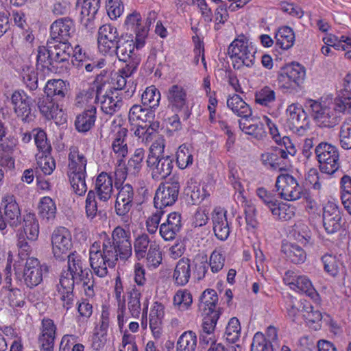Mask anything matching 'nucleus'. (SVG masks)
Listing matches in <instances>:
<instances>
[{"mask_svg": "<svg viewBox=\"0 0 351 351\" xmlns=\"http://www.w3.org/2000/svg\"><path fill=\"white\" fill-rule=\"evenodd\" d=\"M241 335L240 322L237 317H232L226 328L223 337L227 342L235 343Z\"/></svg>", "mask_w": 351, "mask_h": 351, "instance_id": "4d7b16f0", "label": "nucleus"}, {"mask_svg": "<svg viewBox=\"0 0 351 351\" xmlns=\"http://www.w3.org/2000/svg\"><path fill=\"white\" fill-rule=\"evenodd\" d=\"M81 0L77 1V5L81 3V16L82 18H86V21L93 20L99 8H100V0Z\"/></svg>", "mask_w": 351, "mask_h": 351, "instance_id": "5fc2aeb1", "label": "nucleus"}, {"mask_svg": "<svg viewBox=\"0 0 351 351\" xmlns=\"http://www.w3.org/2000/svg\"><path fill=\"white\" fill-rule=\"evenodd\" d=\"M52 253L56 260L64 261L73 247L72 235L69 229L56 228L51 237Z\"/></svg>", "mask_w": 351, "mask_h": 351, "instance_id": "f8f14e48", "label": "nucleus"}, {"mask_svg": "<svg viewBox=\"0 0 351 351\" xmlns=\"http://www.w3.org/2000/svg\"><path fill=\"white\" fill-rule=\"evenodd\" d=\"M56 205L54 201L48 196L40 199L38 205V214L42 219L47 221L53 220L56 214Z\"/></svg>", "mask_w": 351, "mask_h": 351, "instance_id": "8fccbe9b", "label": "nucleus"}, {"mask_svg": "<svg viewBox=\"0 0 351 351\" xmlns=\"http://www.w3.org/2000/svg\"><path fill=\"white\" fill-rule=\"evenodd\" d=\"M276 188L280 198L287 201L297 200L303 193L297 180L289 173H281L277 177Z\"/></svg>", "mask_w": 351, "mask_h": 351, "instance_id": "ddd939ff", "label": "nucleus"}, {"mask_svg": "<svg viewBox=\"0 0 351 351\" xmlns=\"http://www.w3.org/2000/svg\"><path fill=\"white\" fill-rule=\"evenodd\" d=\"M306 68L298 62L282 67L278 75V85L283 92H291L304 83Z\"/></svg>", "mask_w": 351, "mask_h": 351, "instance_id": "0eeeda50", "label": "nucleus"}, {"mask_svg": "<svg viewBox=\"0 0 351 351\" xmlns=\"http://www.w3.org/2000/svg\"><path fill=\"white\" fill-rule=\"evenodd\" d=\"M275 39L277 46L282 49H289L293 45L295 35L291 27L284 26L278 29L276 33Z\"/></svg>", "mask_w": 351, "mask_h": 351, "instance_id": "a19ab883", "label": "nucleus"}, {"mask_svg": "<svg viewBox=\"0 0 351 351\" xmlns=\"http://www.w3.org/2000/svg\"><path fill=\"white\" fill-rule=\"evenodd\" d=\"M340 144L343 149H351V117L343 122L339 132Z\"/></svg>", "mask_w": 351, "mask_h": 351, "instance_id": "338daca9", "label": "nucleus"}, {"mask_svg": "<svg viewBox=\"0 0 351 351\" xmlns=\"http://www.w3.org/2000/svg\"><path fill=\"white\" fill-rule=\"evenodd\" d=\"M127 30L134 32L136 42V50L142 49L145 45L149 29L143 23L142 17L139 12L134 11L128 14L125 21Z\"/></svg>", "mask_w": 351, "mask_h": 351, "instance_id": "aec40b11", "label": "nucleus"}, {"mask_svg": "<svg viewBox=\"0 0 351 351\" xmlns=\"http://www.w3.org/2000/svg\"><path fill=\"white\" fill-rule=\"evenodd\" d=\"M191 276V263L188 258H181L176 264L172 273V280L177 287L188 284Z\"/></svg>", "mask_w": 351, "mask_h": 351, "instance_id": "cd10ccee", "label": "nucleus"}, {"mask_svg": "<svg viewBox=\"0 0 351 351\" xmlns=\"http://www.w3.org/2000/svg\"><path fill=\"white\" fill-rule=\"evenodd\" d=\"M78 315L76 317L77 323L86 322L93 315V307L88 299L82 298L76 304Z\"/></svg>", "mask_w": 351, "mask_h": 351, "instance_id": "bf43d9fd", "label": "nucleus"}, {"mask_svg": "<svg viewBox=\"0 0 351 351\" xmlns=\"http://www.w3.org/2000/svg\"><path fill=\"white\" fill-rule=\"evenodd\" d=\"M66 257L68 258V270L61 274L56 290L63 308L68 311L73 306L75 283L78 285V279L83 278L86 273L91 272L89 269L84 268L82 256L76 252L70 253Z\"/></svg>", "mask_w": 351, "mask_h": 351, "instance_id": "f03ea898", "label": "nucleus"}, {"mask_svg": "<svg viewBox=\"0 0 351 351\" xmlns=\"http://www.w3.org/2000/svg\"><path fill=\"white\" fill-rule=\"evenodd\" d=\"M225 261L226 258L223 252L219 249H215L210 255L208 266L209 265L213 274H217L223 268Z\"/></svg>", "mask_w": 351, "mask_h": 351, "instance_id": "0e129e2a", "label": "nucleus"}, {"mask_svg": "<svg viewBox=\"0 0 351 351\" xmlns=\"http://www.w3.org/2000/svg\"><path fill=\"white\" fill-rule=\"evenodd\" d=\"M95 190L100 201L108 202L110 199L113 191V181L110 174L101 172L97 176Z\"/></svg>", "mask_w": 351, "mask_h": 351, "instance_id": "c756f323", "label": "nucleus"}, {"mask_svg": "<svg viewBox=\"0 0 351 351\" xmlns=\"http://www.w3.org/2000/svg\"><path fill=\"white\" fill-rule=\"evenodd\" d=\"M37 344L39 351H54L58 327L54 321L47 317L40 320L38 329Z\"/></svg>", "mask_w": 351, "mask_h": 351, "instance_id": "9b49d317", "label": "nucleus"}, {"mask_svg": "<svg viewBox=\"0 0 351 351\" xmlns=\"http://www.w3.org/2000/svg\"><path fill=\"white\" fill-rule=\"evenodd\" d=\"M340 199L345 210L351 215V177L344 175L340 180Z\"/></svg>", "mask_w": 351, "mask_h": 351, "instance_id": "79ce46f5", "label": "nucleus"}, {"mask_svg": "<svg viewBox=\"0 0 351 351\" xmlns=\"http://www.w3.org/2000/svg\"><path fill=\"white\" fill-rule=\"evenodd\" d=\"M22 81L27 88L34 90L38 88L37 74L32 66H23L21 73Z\"/></svg>", "mask_w": 351, "mask_h": 351, "instance_id": "680f3d73", "label": "nucleus"}, {"mask_svg": "<svg viewBox=\"0 0 351 351\" xmlns=\"http://www.w3.org/2000/svg\"><path fill=\"white\" fill-rule=\"evenodd\" d=\"M192 147L184 143L179 146L176 154V160L178 167L180 169H185L193 162Z\"/></svg>", "mask_w": 351, "mask_h": 351, "instance_id": "c03bdc74", "label": "nucleus"}, {"mask_svg": "<svg viewBox=\"0 0 351 351\" xmlns=\"http://www.w3.org/2000/svg\"><path fill=\"white\" fill-rule=\"evenodd\" d=\"M85 212L86 217L92 221L97 215L101 213L98 210L97 203L96 201V193L94 191H88L85 201Z\"/></svg>", "mask_w": 351, "mask_h": 351, "instance_id": "e2e57ef3", "label": "nucleus"}, {"mask_svg": "<svg viewBox=\"0 0 351 351\" xmlns=\"http://www.w3.org/2000/svg\"><path fill=\"white\" fill-rule=\"evenodd\" d=\"M3 219L6 224L13 228L18 227L21 222V213L19 206L14 195H6L2 199Z\"/></svg>", "mask_w": 351, "mask_h": 351, "instance_id": "393cba45", "label": "nucleus"}, {"mask_svg": "<svg viewBox=\"0 0 351 351\" xmlns=\"http://www.w3.org/2000/svg\"><path fill=\"white\" fill-rule=\"evenodd\" d=\"M160 93L154 86H149L146 88L142 95V103L144 106L152 109L159 104Z\"/></svg>", "mask_w": 351, "mask_h": 351, "instance_id": "052dcab7", "label": "nucleus"}, {"mask_svg": "<svg viewBox=\"0 0 351 351\" xmlns=\"http://www.w3.org/2000/svg\"><path fill=\"white\" fill-rule=\"evenodd\" d=\"M88 255L94 274L99 278L106 277L108 268H114L119 258L125 261L132 256L130 231L118 226L113 229L110 236L102 232L99 240L90 245Z\"/></svg>", "mask_w": 351, "mask_h": 351, "instance_id": "f257e3e1", "label": "nucleus"}, {"mask_svg": "<svg viewBox=\"0 0 351 351\" xmlns=\"http://www.w3.org/2000/svg\"><path fill=\"white\" fill-rule=\"evenodd\" d=\"M104 71L97 75L94 82V87L79 93L75 99V106L84 110H113L114 107L120 108L119 103L117 101L113 104L112 98L106 97L107 89L110 88L109 83L106 77Z\"/></svg>", "mask_w": 351, "mask_h": 351, "instance_id": "7ed1b4c3", "label": "nucleus"}, {"mask_svg": "<svg viewBox=\"0 0 351 351\" xmlns=\"http://www.w3.org/2000/svg\"><path fill=\"white\" fill-rule=\"evenodd\" d=\"M146 266L148 269H152L159 267L162 261L160 247L156 241H154L146 253L145 257Z\"/></svg>", "mask_w": 351, "mask_h": 351, "instance_id": "09e8293b", "label": "nucleus"}, {"mask_svg": "<svg viewBox=\"0 0 351 351\" xmlns=\"http://www.w3.org/2000/svg\"><path fill=\"white\" fill-rule=\"evenodd\" d=\"M240 117L239 128L245 134L253 136L257 139L265 136L264 125L261 118L253 115V111H233Z\"/></svg>", "mask_w": 351, "mask_h": 351, "instance_id": "2eb2a0df", "label": "nucleus"}, {"mask_svg": "<svg viewBox=\"0 0 351 351\" xmlns=\"http://www.w3.org/2000/svg\"><path fill=\"white\" fill-rule=\"evenodd\" d=\"M250 351H273V346L263 332H257L254 335Z\"/></svg>", "mask_w": 351, "mask_h": 351, "instance_id": "69168bd1", "label": "nucleus"}, {"mask_svg": "<svg viewBox=\"0 0 351 351\" xmlns=\"http://www.w3.org/2000/svg\"><path fill=\"white\" fill-rule=\"evenodd\" d=\"M313 117L320 127L332 128L340 121L337 111H315Z\"/></svg>", "mask_w": 351, "mask_h": 351, "instance_id": "49530a36", "label": "nucleus"}, {"mask_svg": "<svg viewBox=\"0 0 351 351\" xmlns=\"http://www.w3.org/2000/svg\"><path fill=\"white\" fill-rule=\"evenodd\" d=\"M15 278L27 288L34 289L43 280V275L48 272L45 265L37 258H27L25 263L15 261L13 265Z\"/></svg>", "mask_w": 351, "mask_h": 351, "instance_id": "39448f33", "label": "nucleus"}, {"mask_svg": "<svg viewBox=\"0 0 351 351\" xmlns=\"http://www.w3.org/2000/svg\"><path fill=\"white\" fill-rule=\"evenodd\" d=\"M227 214V210L221 206H215L211 213L215 236L223 241L227 240L230 233L231 222L228 221Z\"/></svg>", "mask_w": 351, "mask_h": 351, "instance_id": "6ab92c4d", "label": "nucleus"}, {"mask_svg": "<svg viewBox=\"0 0 351 351\" xmlns=\"http://www.w3.org/2000/svg\"><path fill=\"white\" fill-rule=\"evenodd\" d=\"M145 158V150L143 148H137L135 149L134 154L128 160V167L129 171L136 174L141 169L143 162Z\"/></svg>", "mask_w": 351, "mask_h": 351, "instance_id": "774afa93", "label": "nucleus"}, {"mask_svg": "<svg viewBox=\"0 0 351 351\" xmlns=\"http://www.w3.org/2000/svg\"><path fill=\"white\" fill-rule=\"evenodd\" d=\"M120 38L115 27L110 24L103 25L98 30L97 44L99 51L104 54H113Z\"/></svg>", "mask_w": 351, "mask_h": 351, "instance_id": "dca6fc26", "label": "nucleus"}, {"mask_svg": "<svg viewBox=\"0 0 351 351\" xmlns=\"http://www.w3.org/2000/svg\"><path fill=\"white\" fill-rule=\"evenodd\" d=\"M180 189L178 177L173 176L168 181L161 183L157 189L154 198L156 209H162L173 205L178 199Z\"/></svg>", "mask_w": 351, "mask_h": 351, "instance_id": "1a4fd4ad", "label": "nucleus"}, {"mask_svg": "<svg viewBox=\"0 0 351 351\" xmlns=\"http://www.w3.org/2000/svg\"><path fill=\"white\" fill-rule=\"evenodd\" d=\"M75 32L73 21L68 18H62L54 21L50 28V38L47 41L68 42Z\"/></svg>", "mask_w": 351, "mask_h": 351, "instance_id": "b1692460", "label": "nucleus"}, {"mask_svg": "<svg viewBox=\"0 0 351 351\" xmlns=\"http://www.w3.org/2000/svg\"><path fill=\"white\" fill-rule=\"evenodd\" d=\"M323 226L326 232L332 234L341 228V212L339 205L332 201H328L322 208Z\"/></svg>", "mask_w": 351, "mask_h": 351, "instance_id": "a211bd4d", "label": "nucleus"}, {"mask_svg": "<svg viewBox=\"0 0 351 351\" xmlns=\"http://www.w3.org/2000/svg\"><path fill=\"white\" fill-rule=\"evenodd\" d=\"M142 297L141 290L136 286H133L126 292L125 306L130 314L129 317L127 316L128 319H138L141 315L143 319H147L149 302L148 298L142 299Z\"/></svg>", "mask_w": 351, "mask_h": 351, "instance_id": "9d476101", "label": "nucleus"}, {"mask_svg": "<svg viewBox=\"0 0 351 351\" xmlns=\"http://www.w3.org/2000/svg\"><path fill=\"white\" fill-rule=\"evenodd\" d=\"M23 228L28 240L35 241L38 239L40 232V226L36 215L28 213L23 215Z\"/></svg>", "mask_w": 351, "mask_h": 351, "instance_id": "e433bc0d", "label": "nucleus"}, {"mask_svg": "<svg viewBox=\"0 0 351 351\" xmlns=\"http://www.w3.org/2000/svg\"><path fill=\"white\" fill-rule=\"evenodd\" d=\"M193 303V296L188 289L178 290L173 298V304L176 309L180 311L189 310Z\"/></svg>", "mask_w": 351, "mask_h": 351, "instance_id": "de8ad7c7", "label": "nucleus"}, {"mask_svg": "<svg viewBox=\"0 0 351 351\" xmlns=\"http://www.w3.org/2000/svg\"><path fill=\"white\" fill-rule=\"evenodd\" d=\"M238 199L244 209L245 219L247 230H255L258 228V222L256 218L257 210L256 206L251 199H247L241 191Z\"/></svg>", "mask_w": 351, "mask_h": 351, "instance_id": "473e14b6", "label": "nucleus"}, {"mask_svg": "<svg viewBox=\"0 0 351 351\" xmlns=\"http://www.w3.org/2000/svg\"><path fill=\"white\" fill-rule=\"evenodd\" d=\"M37 165L41 171L47 176L52 174L56 169V161L49 154H39L36 156Z\"/></svg>", "mask_w": 351, "mask_h": 351, "instance_id": "13d9d810", "label": "nucleus"}, {"mask_svg": "<svg viewBox=\"0 0 351 351\" xmlns=\"http://www.w3.org/2000/svg\"><path fill=\"white\" fill-rule=\"evenodd\" d=\"M47 45L51 49V56L53 57V63L57 69L60 64L61 67H65L69 64V59L73 51V47L69 42L47 41Z\"/></svg>", "mask_w": 351, "mask_h": 351, "instance_id": "5701e85b", "label": "nucleus"}, {"mask_svg": "<svg viewBox=\"0 0 351 351\" xmlns=\"http://www.w3.org/2000/svg\"><path fill=\"white\" fill-rule=\"evenodd\" d=\"M182 226L181 215L172 212L167 215L166 221L160 224L159 234L165 241H173L180 231Z\"/></svg>", "mask_w": 351, "mask_h": 351, "instance_id": "bb28decb", "label": "nucleus"}, {"mask_svg": "<svg viewBox=\"0 0 351 351\" xmlns=\"http://www.w3.org/2000/svg\"><path fill=\"white\" fill-rule=\"evenodd\" d=\"M315 153L322 173L332 175L339 169V152L336 146L321 143L315 147Z\"/></svg>", "mask_w": 351, "mask_h": 351, "instance_id": "6e6552de", "label": "nucleus"}, {"mask_svg": "<svg viewBox=\"0 0 351 351\" xmlns=\"http://www.w3.org/2000/svg\"><path fill=\"white\" fill-rule=\"evenodd\" d=\"M116 189L118 193L114 206V212L123 221L127 222L129 213L134 204V190L130 184H125L123 186Z\"/></svg>", "mask_w": 351, "mask_h": 351, "instance_id": "4468645a", "label": "nucleus"}, {"mask_svg": "<svg viewBox=\"0 0 351 351\" xmlns=\"http://www.w3.org/2000/svg\"><path fill=\"white\" fill-rule=\"evenodd\" d=\"M281 251L287 259L295 264L302 263L306 258L305 250L298 244L286 242L283 243Z\"/></svg>", "mask_w": 351, "mask_h": 351, "instance_id": "f704fd0d", "label": "nucleus"}, {"mask_svg": "<svg viewBox=\"0 0 351 351\" xmlns=\"http://www.w3.org/2000/svg\"><path fill=\"white\" fill-rule=\"evenodd\" d=\"M146 162L152 178L156 180L166 178L171 173L173 167V160L170 156L156 158L147 157Z\"/></svg>", "mask_w": 351, "mask_h": 351, "instance_id": "4be33fe9", "label": "nucleus"}, {"mask_svg": "<svg viewBox=\"0 0 351 351\" xmlns=\"http://www.w3.org/2000/svg\"><path fill=\"white\" fill-rule=\"evenodd\" d=\"M295 211L296 208L294 206L278 202L271 212L276 219L282 221H289L294 217Z\"/></svg>", "mask_w": 351, "mask_h": 351, "instance_id": "864d4df0", "label": "nucleus"}, {"mask_svg": "<svg viewBox=\"0 0 351 351\" xmlns=\"http://www.w3.org/2000/svg\"><path fill=\"white\" fill-rule=\"evenodd\" d=\"M53 62L50 48H49L47 45V47H38L36 56L37 69L44 72L45 74L57 73L58 70L56 66Z\"/></svg>", "mask_w": 351, "mask_h": 351, "instance_id": "7c9ffc66", "label": "nucleus"}, {"mask_svg": "<svg viewBox=\"0 0 351 351\" xmlns=\"http://www.w3.org/2000/svg\"><path fill=\"white\" fill-rule=\"evenodd\" d=\"M68 154V176L76 195H84L87 191V158L76 146H71Z\"/></svg>", "mask_w": 351, "mask_h": 351, "instance_id": "20e7f679", "label": "nucleus"}, {"mask_svg": "<svg viewBox=\"0 0 351 351\" xmlns=\"http://www.w3.org/2000/svg\"><path fill=\"white\" fill-rule=\"evenodd\" d=\"M165 317V306L158 301L154 302L149 312V327L152 331L160 328Z\"/></svg>", "mask_w": 351, "mask_h": 351, "instance_id": "3c124183", "label": "nucleus"}, {"mask_svg": "<svg viewBox=\"0 0 351 351\" xmlns=\"http://www.w3.org/2000/svg\"><path fill=\"white\" fill-rule=\"evenodd\" d=\"M283 282L291 289L300 294L307 293V277L298 275L295 271L288 270L283 277Z\"/></svg>", "mask_w": 351, "mask_h": 351, "instance_id": "72a5a7b5", "label": "nucleus"}, {"mask_svg": "<svg viewBox=\"0 0 351 351\" xmlns=\"http://www.w3.org/2000/svg\"><path fill=\"white\" fill-rule=\"evenodd\" d=\"M34 143L39 154H51L52 147L48 140L46 132L40 128L33 130Z\"/></svg>", "mask_w": 351, "mask_h": 351, "instance_id": "603ef678", "label": "nucleus"}, {"mask_svg": "<svg viewBox=\"0 0 351 351\" xmlns=\"http://www.w3.org/2000/svg\"><path fill=\"white\" fill-rule=\"evenodd\" d=\"M155 111H128L132 124L141 128H149L154 119Z\"/></svg>", "mask_w": 351, "mask_h": 351, "instance_id": "58836bf2", "label": "nucleus"}, {"mask_svg": "<svg viewBox=\"0 0 351 351\" xmlns=\"http://www.w3.org/2000/svg\"><path fill=\"white\" fill-rule=\"evenodd\" d=\"M197 337L195 332L186 330L181 334L176 343V351H195Z\"/></svg>", "mask_w": 351, "mask_h": 351, "instance_id": "ea45409f", "label": "nucleus"}, {"mask_svg": "<svg viewBox=\"0 0 351 351\" xmlns=\"http://www.w3.org/2000/svg\"><path fill=\"white\" fill-rule=\"evenodd\" d=\"M7 99L14 110H30L31 98L23 90L14 91Z\"/></svg>", "mask_w": 351, "mask_h": 351, "instance_id": "6e6d98bb", "label": "nucleus"}, {"mask_svg": "<svg viewBox=\"0 0 351 351\" xmlns=\"http://www.w3.org/2000/svg\"><path fill=\"white\" fill-rule=\"evenodd\" d=\"M217 302L218 295L216 291L207 289L201 295L199 306L204 313L213 314L214 311H220L217 309Z\"/></svg>", "mask_w": 351, "mask_h": 351, "instance_id": "4c0bfd02", "label": "nucleus"}, {"mask_svg": "<svg viewBox=\"0 0 351 351\" xmlns=\"http://www.w3.org/2000/svg\"><path fill=\"white\" fill-rule=\"evenodd\" d=\"M287 152L283 149L275 152H266L261 155L263 165L269 169L275 171L286 170L288 167Z\"/></svg>", "mask_w": 351, "mask_h": 351, "instance_id": "c85d7f7f", "label": "nucleus"}, {"mask_svg": "<svg viewBox=\"0 0 351 351\" xmlns=\"http://www.w3.org/2000/svg\"><path fill=\"white\" fill-rule=\"evenodd\" d=\"M123 293V284L121 277L118 276L115 278L113 293L117 302V324L120 330H123L125 324L128 320L125 306L126 295H125Z\"/></svg>", "mask_w": 351, "mask_h": 351, "instance_id": "a878e982", "label": "nucleus"}, {"mask_svg": "<svg viewBox=\"0 0 351 351\" xmlns=\"http://www.w3.org/2000/svg\"><path fill=\"white\" fill-rule=\"evenodd\" d=\"M153 241L146 233H142L138 235L134 241V256L138 261L145 258L146 253Z\"/></svg>", "mask_w": 351, "mask_h": 351, "instance_id": "37998d69", "label": "nucleus"}, {"mask_svg": "<svg viewBox=\"0 0 351 351\" xmlns=\"http://www.w3.org/2000/svg\"><path fill=\"white\" fill-rule=\"evenodd\" d=\"M135 49H136V39H126L121 36L114 47V53L120 61L128 62L133 58H139L134 52Z\"/></svg>", "mask_w": 351, "mask_h": 351, "instance_id": "2f4dec72", "label": "nucleus"}, {"mask_svg": "<svg viewBox=\"0 0 351 351\" xmlns=\"http://www.w3.org/2000/svg\"><path fill=\"white\" fill-rule=\"evenodd\" d=\"M128 132L126 128L117 125L114 127L109 136L112 150L119 162H123L124 158L128 154V147L126 142Z\"/></svg>", "mask_w": 351, "mask_h": 351, "instance_id": "412c9836", "label": "nucleus"}, {"mask_svg": "<svg viewBox=\"0 0 351 351\" xmlns=\"http://www.w3.org/2000/svg\"><path fill=\"white\" fill-rule=\"evenodd\" d=\"M228 52L234 69H240L243 66L251 67L254 64L256 48L244 35L239 36L230 43Z\"/></svg>", "mask_w": 351, "mask_h": 351, "instance_id": "423d86ee", "label": "nucleus"}, {"mask_svg": "<svg viewBox=\"0 0 351 351\" xmlns=\"http://www.w3.org/2000/svg\"><path fill=\"white\" fill-rule=\"evenodd\" d=\"M167 97L172 108L177 109L186 108V91L182 86L178 84L172 85L167 90Z\"/></svg>", "mask_w": 351, "mask_h": 351, "instance_id": "c9c22d12", "label": "nucleus"}, {"mask_svg": "<svg viewBox=\"0 0 351 351\" xmlns=\"http://www.w3.org/2000/svg\"><path fill=\"white\" fill-rule=\"evenodd\" d=\"M97 111H83L78 114L75 121L76 130L80 132L89 131L95 125Z\"/></svg>", "mask_w": 351, "mask_h": 351, "instance_id": "a18cd8bd", "label": "nucleus"}, {"mask_svg": "<svg viewBox=\"0 0 351 351\" xmlns=\"http://www.w3.org/2000/svg\"><path fill=\"white\" fill-rule=\"evenodd\" d=\"M47 95L46 101L50 104L47 106V110H62L59 102L64 98L67 88L62 80H49L45 87Z\"/></svg>", "mask_w": 351, "mask_h": 351, "instance_id": "f3484780", "label": "nucleus"}]
</instances>
